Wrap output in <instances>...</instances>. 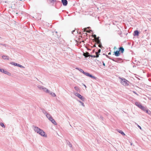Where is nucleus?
<instances>
[{"label": "nucleus", "mask_w": 151, "mask_h": 151, "mask_svg": "<svg viewBox=\"0 0 151 151\" xmlns=\"http://www.w3.org/2000/svg\"><path fill=\"white\" fill-rule=\"evenodd\" d=\"M76 69H78V70H79L80 69H79V68H76Z\"/></svg>", "instance_id": "nucleus-50"}, {"label": "nucleus", "mask_w": 151, "mask_h": 151, "mask_svg": "<svg viewBox=\"0 0 151 151\" xmlns=\"http://www.w3.org/2000/svg\"><path fill=\"white\" fill-rule=\"evenodd\" d=\"M150 19V20L151 21V19Z\"/></svg>", "instance_id": "nucleus-56"}, {"label": "nucleus", "mask_w": 151, "mask_h": 151, "mask_svg": "<svg viewBox=\"0 0 151 151\" xmlns=\"http://www.w3.org/2000/svg\"><path fill=\"white\" fill-rule=\"evenodd\" d=\"M55 32V33H56V34H57V32Z\"/></svg>", "instance_id": "nucleus-54"}, {"label": "nucleus", "mask_w": 151, "mask_h": 151, "mask_svg": "<svg viewBox=\"0 0 151 151\" xmlns=\"http://www.w3.org/2000/svg\"><path fill=\"white\" fill-rule=\"evenodd\" d=\"M40 132H41V131H39V132H37V133H38V134H40Z\"/></svg>", "instance_id": "nucleus-47"}, {"label": "nucleus", "mask_w": 151, "mask_h": 151, "mask_svg": "<svg viewBox=\"0 0 151 151\" xmlns=\"http://www.w3.org/2000/svg\"><path fill=\"white\" fill-rule=\"evenodd\" d=\"M41 110H42V112L45 114H46V115L47 114V111H46L44 109H41Z\"/></svg>", "instance_id": "nucleus-17"}, {"label": "nucleus", "mask_w": 151, "mask_h": 151, "mask_svg": "<svg viewBox=\"0 0 151 151\" xmlns=\"http://www.w3.org/2000/svg\"><path fill=\"white\" fill-rule=\"evenodd\" d=\"M118 32H119V31H118ZM118 34L119 35H120L121 34H122V32H118Z\"/></svg>", "instance_id": "nucleus-41"}, {"label": "nucleus", "mask_w": 151, "mask_h": 151, "mask_svg": "<svg viewBox=\"0 0 151 151\" xmlns=\"http://www.w3.org/2000/svg\"><path fill=\"white\" fill-rule=\"evenodd\" d=\"M46 92V93H50V91L46 88L44 87L43 90H42Z\"/></svg>", "instance_id": "nucleus-14"}, {"label": "nucleus", "mask_w": 151, "mask_h": 151, "mask_svg": "<svg viewBox=\"0 0 151 151\" xmlns=\"http://www.w3.org/2000/svg\"><path fill=\"white\" fill-rule=\"evenodd\" d=\"M79 102H80L81 104V105L83 107H84L85 106V105H84V104L83 102H82V101H81L80 100H77Z\"/></svg>", "instance_id": "nucleus-24"}, {"label": "nucleus", "mask_w": 151, "mask_h": 151, "mask_svg": "<svg viewBox=\"0 0 151 151\" xmlns=\"http://www.w3.org/2000/svg\"><path fill=\"white\" fill-rule=\"evenodd\" d=\"M118 132L123 135H125V134L121 130H118Z\"/></svg>", "instance_id": "nucleus-18"}, {"label": "nucleus", "mask_w": 151, "mask_h": 151, "mask_svg": "<svg viewBox=\"0 0 151 151\" xmlns=\"http://www.w3.org/2000/svg\"><path fill=\"white\" fill-rule=\"evenodd\" d=\"M6 70H4V69H1L0 68V72L4 73L6 71Z\"/></svg>", "instance_id": "nucleus-29"}, {"label": "nucleus", "mask_w": 151, "mask_h": 151, "mask_svg": "<svg viewBox=\"0 0 151 151\" xmlns=\"http://www.w3.org/2000/svg\"><path fill=\"white\" fill-rule=\"evenodd\" d=\"M99 119H100L101 120H103L104 118L102 116H100V118H99Z\"/></svg>", "instance_id": "nucleus-36"}, {"label": "nucleus", "mask_w": 151, "mask_h": 151, "mask_svg": "<svg viewBox=\"0 0 151 151\" xmlns=\"http://www.w3.org/2000/svg\"><path fill=\"white\" fill-rule=\"evenodd\" d=\"M90 57H93V58H98L99 57V55H90Z\"/></svg>", "instance_id": "nucleus-20"}, {"label": "nucleus", "mask_w": 151, "mask_h": 151, "mask_svg": "<svg viewBox=\"0 0 151 151\" xmlns=\"http://www.w3.org/2000/svg\"><path fill=\"white\" fill-rule=\"evenodd\" d=\"M87 32L86 31V28H85V29H84V32Z\"/></svg>", "instance_id": "nucleus-45"}, {"label": "nucleus", "mask_w": 151, "mask_h": 151, "mask_svg": "<svg viewBox=\"0 0 151 151\" xmlns=\"http://www.w3.org/2000/svg\"><path fill=\"white\" fill-rule=\"evenodd\" d=\"M145 112H146V113H147V114L149 115L151 114V112L148 109H147L145 111Z\"/></svg>", "instance_id": "nucleus-23"}, {"label": "nucleus", "mask_w": 151, "mask_h": 151, "mask_svg": "<svg viewBox=\"0 0 151 151\" xmlns=\"http://www.w3.org/2000/svg\"><path fill=\"white\" fill-rule=\"evenodd\" d=\"M101 51V50L100 49H98V53H99Z\"/></svg>", "instance_id": "nucleus-37"}, {"label": "nucleus", "mask_w": 151, "mask_h": 151, "mask_svg": "<svg viewBox=\"0 0 151 151\" xmlns=\"http://www.w3.org/2000/svg\"><path fill=\"white\" fill-rule=\"evenodd\" d=\"M48 119L51 121H52V119H53V118L51 116H50V118H49Z\"/></svg>", "instance_id": "nucleus-32"}, {"label": "nucleus", "mask_w": 151, "mask_h": 151, "mask_svg": "<svg viewBox=\"0 0 151 151\" xmlns=\"http://www.w3.org/2000/svg\"><path fill=\"white\" fill-rule=\"evenodd\" d=\"M139 32L137 30H136L134 31V36H138L139 35Z\"/></svg>", "instance_id": "nucleus-12"}, {"label": "nucleus", "mask_w": 151, "mask_h": 151, "mask_svg": "<svg viewBox=\"0 0 151 151\" xmlns=\"http://www.w3.org/2000/svg\"><path fill=\"white\" fill-rule=\"evenodd\" d=\"M5 73H4V74H7V75L10 76L11 75V73L6 70V71H4Z\"/></svg>", "instance_id": "nucleus-21"}, {"label": "nucleus", "mask_w": 151, "mask_h": 151, "mask_svg": "<svg viewBox=\"0 0 151 151\" xmlns=\"http://www.w3.org/2000/svg\"><path fill=\"white\" fill-rule=\"evenodd\" d=\"M110 59L114 61L117 62L118 63H121L122 61V59L119 58H110Z\"/></svg>", "instance_id": "nucleus-4"}, {"label": "nucleus", "mask_w": 151, "mask_h": 151, "mask_svg": "<svg viewBox=\"0 0 151 151\" xmlns=\"http://www.w3.org/2000/svg\"><path fill=\"white\" fill-rule=\"evenodd\" d=\"M75 30H76V29H75V30H73V31H72V34H73V32H74L75 31Z\"/></svg>", "instance_id": "nucleus-43"}, {"label": "nucleus", "mask_w": 151, "mask_h": 151, "mask_svg": "<svg viewBox=\"0 0 151 151\" xmlns=\"http://www.w3.org/2000/svg\"><path fill=\"white\" fill-rule=\"evenodd\" d=\"M140 109L145 111L147 110L146 109V108H145V107L144 106H142V108H140Z\"/></svg>", "instance_id": "nucleus-27"}, {"label": "nucleus", "mask_w": 151, "mask_h": 151, "mask_svg": "<svg viewBox=\"0 0 151 151\" xmlns=\"http://www.w3.org/2000/svg\"><path fill=\"white\" fill-rule=\"evenodd\" d=\"M83 55L85 57L87 58L88 56H90V55L88 52H86V53H83Z\"/></svg>", "instance_id": "nucleus-16"}, {"label": "nucleus", "mask_w": 151, "mask_h": 151, "mask_svg": "<svg viewBox=\"0 0 151 151\" xmlns=\"http://www.w3.org/2000/svg\"><path fill=\"white\" fill-rule=\"evenodd\" d=\"M102 63H103V65L104 66H105V63H104V62H102Z\"/></svg>", "instance_id": "nucleus-46"}, {"label": "nucleus", "mask_w": 151, "mask_h": 151, "mask_svg": "<svg viewBox=\"0 0 151 151\" xmlns=\"http://www.w3.org/2000/svg\"><path fill=\"white\" fill-rule=\"evenodd\" d=\"M94 51H95L94 50H93V52H94Z\"/></svg>", "instance_id": "nucleus-53"}, {"label": "nucleus", "mask_w": 151, "mask_h": 151, "mask_svg": "<svg viewBox=\"0 0 151 151\" xmlns=\"http://www.w3.org/2000/svg\"><path fill=\"white\" fill-rule=\"evenodd\" d=\"M11 64L13 65H15V66H18L20 68H24V67L22 65L19 64H18V63H14V62H12L11 63Z\"/></svg>", "instance_id": "nucleus-5"}, {"label": "nucleus", "mask_w": 151, "mask_h": 151, "mask_svg": "<svg viewBox=\"0 0 151 151\" xmlns=\"http://www.w3.org/2000/svg\"><path fill=\"white\" fill-rule=\"evenodd\" d=\"M115 48H116V47H114V49Z\"/></svg>", "instance_id": "nucleus-55"}, {"label": "nucleus", "mask_w": 151, "mask_h": 151, "mask_svg": "<svg viewBox=\"0 0 151 151\" xmlns=\"http://www.w3.org/2000/svg\"><path fill=\"white\" fill-rule=\"evenodd\" d=\"M108 55H110L111 54V53L110 52H109L108 54Z\"/></svg>", "instance_id": "nucleus-49"}, {"label": "nucleus", "mask_w": 151, "mask_h": 151, "mask_svg": "<svg viewBox=\"0 0 151 151\" xmlns=\"http://www.w3.org/2000/svg\"><path fill=\"white\" fill-rule=\"evenodd\" d=\"M106 56L107 58H109V59H110V58H110V57L108 55H106Z\"/></svg>", "instance_id": "nucleus-42"}, {"label": "nucleus", "mask_w": 151, "mask_h": 151, "mask_svg": "<svg viewBox=\"0 0 151 151\" xmlns=\"http://www.w3.org/2000/svg\"><path fill=\"white\" fill-rule=\"evenodd\" d=\"M118 49L119 52L122 53H123L124 51V49L123 47H120Z\"/></svg>", "instance_id": "nucleus-9"}, {"label": "nucleus", "mask_w": 151, "mask_h": 151, "mask_svg": "<svg viewBox=\"0 0 151 151\" xmlns=\"http://www.w3.org/2000/svg\"><path fill=\"white\" fill-rule=\"evenodd\" d=\"M69 147H72V145L70 142H69Z\"/></svg>", "instance_id": "nucleus-39"}, {"label": "nucleus", "mask_w": 151, "mask_h": 151, "mask_svg": "<svg viewBox=\"0 0 151 151\" xmlns=\"http://www.w3.org/2000/svg\"><path fill=\"white\" fill-rule=\"evenodd\" d=\"M33 128L34 129V130L36 132H39V131H40L41 130V129H40L39 128L36 127L35 126L33 125L32 126Z\"/></svg>", "instance_id": "nucleus-6"}, {"label": "nucleus", "mask_w": 151, "mask_h": 151, "mask_svg": "<svg viewBox=\"0 0 151 151\" xmlns=\"http://www.w3.org/2000/svg\"><path fill=\"white\" fill-rule=\"evenodd\" d=\"M138 127H139L140 129H141V127L140 126H139V125H138Z\"/></svg>", "instance_id": "nucleus-44"}, {"label": "nucleus", "mask_w": 151, "mask_h": 151, "mask_svg": "<svg viewBox=\"0 0 151 151\" xmlns=\"http://www.w3.org/2000/svg\"><path fill=\"white\" fill-rule=\"evenodd\" d=\"M98 46H99V47H100V48H102V47H102V45L101 43L100 44H99V45Z\"/></svg>", "instance_id": "nucleus-33"}, {"label": "nucleus", "mask_w": 151, "mask_h": 151, "mask_svg": "<svg viewBox=\"0 0 151 151\" xmlns=\"http://www.w3.org/2000/svg\"><path fill=\"white\" fill-rule=\"evenodd\" d=\"M2 58L4 60H9V57L7 55H3L2 56Z\"/></svg>", "instance_id": "nucleus-15"}, {"label": "nucleus", "mask_w": 151, "mask_h": 151, "mask_svg": "<svg viewBox=\"0 0 151 151\" xmlns=\"http://www.w3.org/2000/svg\"><path fill=\"white\" fill-rule=\"evenodd\" d=\"M77 33H78V31H77Z\"/></svg>", "instance_id": "nucleus-57"}, {"label": "nucleus", "mask_w": 151, "mask_h": 151, "mask_svg": "<svg viewBox=\"0 0 151 151\" xmlns=\"http://www.w3.org/2000/svg\"><path fill=\"white\" fill-rule=\"evenodd\" d=\"M57 0H48L49 3L51 4L52 5H53L54 3L56 2Z\"/></svg>", "instance_id": "nucleus-13"}, {"label": "nucleus", "mask_w": 151, "mask_h": 151, "mask_svg": "<svg viewBox=\"0 0 151 151\" xmlns=\"http://www.w3.org/2000/svg\"><path fill=\"white\" fill-rule=\"evenodd\" d=\"M133 92L135 93V94H136L137 95H138L136 93V92L135 91H133Z\"/></svg>", "instance_id": "nucleus-51"}, {"label": "nucleus", "mask_w": 151, "mask_h": 151, "mask_svg": "<svg viewBox=\"0 0 151 151\" xmlns=\"http://www.w3.org/2000/svg\"><path fill=\"white\" fill-rule=\"evenodd\" d=\"M1 45H2V46H3L5 47H6V44H2V43H0V46Z\"/></svg>", "instance_id": "nucleus-34"}, {"label": "nucleus", "mask_w": 151, "mask_h": 151, "mask_svg": "<svg viewBox=\"0 0 151 151\" xmlns=\"http://www.w3.org/2000/svg\"><path fill=\"white\" fill-rule=\"evenodd\" d=\"M83 74L89 77L90 78L94 79H96L97 78L96 77L93 76L91 74L88 72H83Z\"/></svg>", "instance_id": "nucleus-2"}, {"label": "nucleus", "mask_w": 151, "mask_h": 151, "mask_svg": "<svg viewBox=\"0 0 151 151\" xmlns=\"http://www.w3.org/2000/svg\"><path fill=\"white\" fill-rule=\"evenodd\" d=\"M135 104L140 109L141 108H142V106L141 104L139 102H136L135 103Z\"/></svg>", "instance_id": "nucleus-7"}, {"label": "nucleus", "mask_w": 151, "mask_h": 151, "mask_svg": "<svg viewBox=\"0 0 151 151\" xmlns=\"http://www.w3.org/2000/svg\"><path fill=\"white\" fill-rule=\"evenodd\" d=\"M120 78L122 80L121 83L122 84L125 86H128L129 85V84L128 83H129V81H127L125 78L122 79L121 78Z\"/></svg>", "instance_id": "nucleus-1"}, {"label": "nucleus", "mask_w": 151, "mask_h": 151, "mask_svg": "<svg viewBox=\"0 0 151 151\" xmlns=\"http://www.w3.org/2000/svg\"><path fill=\"white\" fill-rule=\"evenodd\" d=\"M96 47V44H95L93 46V47Z\"/></svg>", "instance_id": "nucleus-48"}, {"label": "nucleus", "mask_w": 151, "mask_h": 151, "mask_svg": "<svg viewBox=\"0 0 151 151\" xmlns=\"http://www.w3.org/2000/svg\"><path fill=\"white\" fill-rule=\"evenodd\" d=\"M96 42L98 44H100L101 43V42L100 41V40L99 39H98L97 40Z\"/></svg>", "instance_id": "nucleus-31"}, {"label": "nucleus", "mask_w": 151, "mask_h": 151, "mask_svg": "<svg viewBox=\"0 0 151 151\" xmlns=\"http://www.w3.org/2000/svg\"><path fill=\"white\" fill-rule=\"evenodd\" d=\"M61 2L63 6H66L67 5L68 1L67 0H61Z\"/></svg>", "instance_id": "nucleus-8"}, {"label": "nucleus", "mask_w": 151, "mask_h": 151, "mask_svg": "<svg viewBox=\"0 0 151 151\" xmlns=\"http://www.w3.org/2000/svg\"><path fill=\"white\" fill-rule=\"evenodd\" d=\"M96 38H97V40H98V39H99V37H96Z\"/></svg>", "instance_id": "nucleus-52"}, {"label": "nucleus", "mask_w": 151, "mask_h": 151, "mask_svg": "<svg viewBox=\"0 0 151 151\" xmlns=\"http://www.w3.org/2000/svg\"><path fill=\"white\" fill-rule=\"evenodd\" d=\"M0 125L3 127L5 128V126L4 125V124L3 123H0Z\"/></svg>", "instance_id": "nucleus-30"}, {"label": "nucleus", "mask_w": 151, "mask_h": 151, "mask_svg": "<svg viewBox=\"0 0 151 151\" xmlns=\"http://www.w3.org/2000/svg\"><path fill=\"white\" fill-rule=\"evenodd\" d=\"M51 122L54 125H56L57 124V123L54 119H52V121H51Z\"/></svg>", "instance_id": "nucleus-26"}, {"label": "nucleus", "mask_w": 151, "mask_h": 151, "mask_svg": "<svg viewBox=\"0 0 151 151\" xmlns=\"http://www.w3.org/2000/svg\"><path fill=\"white\" fill-rule=\"evenodd\" d=\"M95 53L96 54V55H99V53H98V52H95Z\"/></svg>", "instance_id": "nucleus-40"}, {"label": "nucleus", "mask_w": 151, "mask_h": 151, "mask_svg": "<svg viewBox=\"0 0 151 151\" xmlns=\"http://www.w3.org/2000/svg\"><path fill=\"white\" fill-rule=\"evenodd\" d=\"M93 37L94 38H96V35H93Z\"/></svg>", "instance_id": "nucleus-38"}, {"label": "nucleus", "mask_w": 151, "mask_h": 151, "mask_svg": "<svg viewBox=\"0 0 151 151\" xmlns=\"http://www.w3.org/2000/svg\"><path fill=\"white\" fill-rule=\"evenodd\" d=\"M41 131L40 135L43 137H46V135L45 134V132L42 129L40 130Z\"/></svg>", "instance_id": "nucleus-10"}, {"label": "nucleus", "mask_w": 151, "mask_h": 151, "mask_svg": "<svg viewBox=\"0 0 151 151\" xmlns=\"http://www.w3.org/2000/svg\"><path fill=\"white\" fill-rule=\"evenodd\" d=\"M114 53L115 55L117 57L119 56L120 55V53L119 50H117L116 51H114Z\"/></svg>", "instance_id": "nucleus-11"}, {"label": "nucleus", "mask_w": 151, "mask_h": 151, "mask_svg": "<svg viewBox=\"0 0 151 151\" xmlns=\"http://www.w3.org/2000/svg\"><path fill=\"white\" fill-rule=\"evenodd\" d=\"M49 94H50L53 97H55L56 96L55 94L53 92H50Z\"/></svg>", "instance_id": "nucleus-25"}, {"label": "nucleus", "mask_w": 151, "mask_h": 151, "mask_svg": "<svg viewBox=\"0 0 151 151\" xmlns=\"http://www.w3.org/2000/svg\"><path fill=\"white\" fill-rule=\"evenodd\" d=\"M79 71L83 73V72H84L82 69H80Z\"/></svg>", "instance_id": "nucleus-35"}, {"label": "nucleus", "mask_w": 151, "mask_h": 151, "mask_svg": "<svg viewBox=\"0 0 151 151\" xmlns=\"http://www.w3.org/2000/svg\"><path fill=\"white\" fill-rule=\"evenodd\" d=\"M48 119L50 117V116H51V115L49 114H48L47 113V114H46V115Z\"/></svg>", "instance_id": "nucleus-28"}, {"label": "nucleus", "mask_w": 151, "mask_h": 151, "mask_svg": "<svg viewBox=\"0 0 151 151\" xmlns=\"http://www.w3.org/2000/svg\"><path fill=\"white\" fill-rule=\"evenodd\" d=\"M37 87L40 90H43L44 88V87L42 86H39Z\"/></svg>", "instance_id": "nucleus-22"}, {"label": "nucleus", "mask_w": 151, "mask_h": 151, "mask_svg": "<svg viewBox=\"0 0 151 151\" xmlns=\"http://www.w3.org/2000/svg\"><path fill=\"white\" fill-rule=\"evenodd\" d=\"M74 95L75 96H77V97L79 98L80 99H81L82 101H85V98L84 97L82 96L79 93H75Z\"/></svg>", "instance_id": "nucleus-3"}, {"label": "nucleus", "mask_w": 151, "mask_h": 151, "mask_svg": "<svg viewBox=\"0 0 151 151\" xmlns=\"http://www.w3.org/2000/svg\"><path fill=\"white\" fill-rule=\"evenodd\" d=\"M74 88L77 91H78V92H80V90L78 86H75L74 87Z\"/></svg>", "instance_id": "nucleus-19"}]
</instances>
